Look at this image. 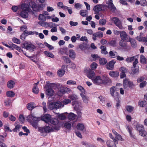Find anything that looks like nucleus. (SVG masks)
Listing matches in <instances>:
<instances>
[{"instance_id":"nucleus-12","label":"nucleus","mask_w":147,"mask_h":147,"mask_svg":"<svg viewBox=\"0 0 147 147\" xmlns=\"http://www.w3.org/2000/svg\"><path fill=\"white\" fill-rule=\"evenodd\" d=\"M92 39L94 40H96V38H102L103 37V33L100 31L97 32L92 34Z\"/></svg>"},{"instance_id":"nucleus-33","label":"nucleus","mask_w":147,"mask_h":147,"mask_svg":"<svg viewBox=\"0 0 147 147\" xmlns=\"http://www.w3.org/2000/svg\"><path fill=\"white\" fill-rule=\"evenodd\" d=\"M76 117V115L74 113H70L68 115V118L70 120H73L75 119Z\"/></svg>"},{"instance_id":"nucleus-24","label":"nucleus","mask_w":147,"mask_h":147,"mask_svg":"<svg viewBox=\"0 0 147 147\" xmlns=\"http://www.w3.org/2000/svg\"><path fill=\"white\" fill-rule=\"evenodd\" d=\"M77 128L78 130L85 131L86 129L84 124L82 123H78L77 126Z\"/></svg>"},{"instance_id":"nucleus-54","label":"nucleus","mask_w":147,"mask_h":147,"mask_svg":"<svg viewBox=\"0 0 147 147\" xmlns=\"http://www.w3.org/2000/svg\"><path fill=\"white\" fill-rule=\"evenodd\" d=\"M32 91L34 94H37L39 92V89L37 86H34Z\"/></svg>"},{"instance_id":"nucleus-32","label":"nucleus","mask_w":147,"mask_h":147,"mask_svg":"<svg viewBox=\"0 0 147 147\" xmlns=\"http://www.w3.org/2000/svg\"><path fill=\"white\" fill-rule=\"evenodd\" d=\"M110 76L113 77H116L119 75V73L117 71H111L109 73Z\"/></svg>"},{"instance_id":"nucleus-11","label":"nucleus","mask_w":147,"mask_h":147,"mask_svg":"<svg viewBox=\"0 0 147 147\" xmlns=\"http://www.w3.org/2000/svg\"><path fill=\"white\" fill-rule=\"evenodd\" d=\"M102 6L101 5H98L94 6L93 8V10L95 12L94 13L98 14L100 11L102 10Z\"/></svg>"},{"instance_id":"nucleus-14","label":"nucleus","mask_w":147,"mask_h":147,"mask_svg":"<svg viewBox=\"0 0 147 147\" xmlns=\"http://www.w3.org/2000/svg\"><path fill=\"white\" fill-rule=\"evenodd\" d=\"M24 48L30 51H33L34 49H35V47L32 44H26L24 45Z\"/></svg>"},{"instance_id":"nucleus-7","label":"nucleus","mask_w":147,"mask_h":147,"mask_svg":"<svg viewBox=\"0 0 147 147\" xmlns=\"http://www.w3.org/2000/svg\"><path fill=\"white\" fill-rule=\"evenodd\" d=\"M111 20L113 22L114 24L120 29H122L123 27L122 23L120 20L117 17H113L111 18Z\"/></svg>"},{"instance_id":"nucleus-57","label":"nucleus","mask_w":147,"mask_h":147,"mask_svg":"<svg viewBox=\"0 0 147 147\" xmlns=\"http://www.w3.org/2000/svg\"><path fill=\"white\" fill-rule=\"evenodd\" d=\"M108 43L110 46L113 47H115L117 44L116 41L114 40H112L110 41V42H109Z\"/></svg>"},{"instance_id":"nucleus-62","label":"nucleus","mask_w":147,"mask_h":147,"mask_svg":"<svg viewBox=\"0 0 147 147\" xmlns=\"http://www.w3.org/2000/svg\"><path fill=\"white\" fill-rule=\"evenodd\" d=\"M91 56L93 58V60L94 61H96V60L99 59L100 57L97 55L96 54L91 55Z\"/></svg>"},{"instance_id":"nucleus-6","label":"nucleus","mask_w":147,"mask_h":147,"mask_svg":"<svg viewBox=\"0 0 147 147\" xmlns=\"http://www.w3.org/2000/svg\"><path fill=\"white\" fill-rule=\"evenodd\" d=\"M85 72L88 78L91 80H92L95 76L94 72L90 69H86L85 71Z\"/></svg>"},{"instance_id":"nucleus-20","label":"nucleus","mask_w":147,"mask_h":147,"mask_svg":"<svg viewBox=\"0 0 147 147\" xmlns=\"http://www.w3.org/2000/svg\"><path fill=\"white\" fill-rule=\"evenodd\" d=\"M21 8L23 11H28L30 9V6H31L29 5L28 4L26 3L22 4L20 5Z\"/></svg>"},{"instance_id":"nucleus-48","label":"nucleus","mask_w":147,"mask_h":147,"mask_svg":"<svg viewBox=\"0 0 147 147\" xmlns=\"http://www.w3.org/2000/svg\"><path fill=\"white\" fill-rule=\"evenodd\" d=\"M74 108L76 110H78L80 109V103L78 102H75V103L73 105Z\"/></svg>"},{"instance_id":"nucleus-60","label":"nucleus","mask_w":147,"mask_h":147,"mask_svg":"<svg viewBox=\"0 0 147 147\" xmlns=\"http://www.w3.org/2000/svg\"><path fill=\"white\" fill-rule=\"evenodd\" d=\"M67 84L68 85H76V82L75 81L70 80H68L67 82Z\"/></svg>"},{"instance_id":"nucleus-47","label":"nucleus","mask_w":147,"mask_h":147,"mask_svg":"<svg viewBox=\"0 0 147 147\" xmlns=\"http://www.w3.org/2000/svg\"><path fill=\"white\" fill-rule=\"evenodd\" d=\"M125 109L128 112H131L133 110L134 108L132 106L128 105L126 106Z\"/></svg>"},{"instance_id":"nucleus-9","label":"nucleus","mask_w":147,"mask_h":147,"mask_svg":"<svg viewBox=\"0 0 147 147\" xmlns=\"http://www.w3.org/2000/svg\"><path fill=\"white\" fill-rule=\"evenodd\" d=\"M138 130L139 131L140 135L142 136H145L146 133L144 130L143 126L141 125H138L137 127Z\"/></svg>"},{"instance_id":"nucleus-42","label":"nucleus","mask_w":147,"mask_h":147,"mask_svg":"<svg viewBox=\"0 0 147 147\" xmlns=\"http://www.w3.org/2000/svg\"><path fill=\"white\" fill-rule=\"evenodd\" d=\"M99 62L101 65H104L107 63V60L106 59L102 58L99 59Z\"/></svg>"},{"instance_id":"nucleus-1","label":"nucleus","mask_w":147,"mask_h":147,"mask_svg":"<svg viewBox=\"0 0 147 147\" xmlns=\"http://www.w3.org/2000/svg\"><path fill=\"white\" fill-rule=\"evenodd\" d=\"M108 80V78L106 76H95L92 81L95 84L100 85L102 84L107 83Z\"/></svg>"},{"instance_id":"nucleus-5","label":"nucleus","mask_w":147,"mask_h":147,"mask_svg":"<svg viewBox=\"0 0 147 147\" xmlns=\"http://www.w3.org/2000/svg\"><path fill=\"white\" fill-rule=\"evenodd\" d=\"M122 86V84H117L116 85V86H113L110 89V91L111 96L115 98H118V94L117 92H115V91L117 90V89H118L117 87L118 86Z\"/></svg>"},{"instance_id":"nucleus-51","label":"nucleus","mask_w":147,"mask_h":147,"mask_svg":"<svg viewBox=\"0 0 147 147\" xmlns=\"http://www.w3.org/2000/svg\"><path fill=\"white\" fill-rule=\"evenodd\" d=\"M52 128L49 126H46L44 129V131L46 133H49L51 131Z\"/></svg>"},{"instance_id":"nucleus-29","label":"nucleus","mask_w":147,"mask_h":147,"mask_svg":"<svg viewBox=\"0 0 147 147\" xmlns=\"http://www.w3.org/2000/svg\"><path fill=\"white\" fill-rule=\"evenodd\" d=\"M36 107L34 102H30L27 105V108L29 110H32Z\"/></svg>"},{"instance_id":"nucleus-38","label":"nucleus","mask_w":147,"mask_h":147,"mask_svg":"<svg viewBox=\"0 0 147 147\" xmlns=\"http://www.w3.org/2000/svg\"><path fill=\"white\" fill-rule=\"evenodd\" d=\"M65 73V70L62 69H60L57 72V74L58 76L60 77L62 76Z\"/></svg>"},{"instance_id":"nucleus-50","label":"nucleus","mask_w":147,"mask_h":147,"mask_svg":"<svg viewBox=\"0 0 147 147\" xmlns=\"http://www.w3.org/2000/svg\"><path fill=\"white\" fill-rule=\"evenodd\" d=\"M38 19L39 20H42L44 21H45L46 20V17L42 13L39 14Z\"/></svg>"},{"instance_id":"nucleus-3","label":"nucleus","mask_w":147,"mask_h":147,"mask_svg":"<svg viewBox=\"0 0 147 147\" xmlns=\"http://www.w3.org/2000/svg\"><path fill=\"white\" fill-rule=\"evenodd\" d=\"M29 121L34 128L37 127L38 118L36 117L34 114H30L28 117Z\"/></svg>"},{"instance_id":"nucleus-44","label":"nucleus","mask_w":147,"mask_h":147,"mask_svg":"<svg viewBox=\"0 0 147 147\" xmlns=\"http://www.w3.org/2000/svg\"><path fill=\"white\" fill-rule=\"evenodd\" d=\"M58 123L59 121L56 119H51L49 122L54 125H56L58 124Z\"/></svg>"},{"instance_id":"nucleus-4","label":"nucleus","mask_w":147,"mask_h":147,"mask_svg":"<svg viewBox=\"0 0 147 147\" xmlns=\"http://www.w3.org/2000/svg\"><path fill=\"white\" fill-rule=\"evenodd\" d=\"M134 85L133 82L128 79L125 78L123 80V88L124 89L127 90L129 88H132Z\"/></svg>"},{"instance_id":"nucleus-28","label":"nucleus","mask_w":147,"mask_h":147,"mask_svg":"<svg viewBox=\"0 0 147 147\" xmlns=\"http://www.w3.org/2000/svg\"><path fill=\"white\" fill-rule=\"evenodd\" d=\"M54 103L55 109H59L61 107H64L63 105L62 102H61L59 101Z\"/></svg>"},{"instance_id":"nucleus-59","label":"nucleus","mask_w":147,"mask_h":147,"mask_svg":"<svg viewBox=\"0 0 147 147\" xmlns=\"http://www.w3.org/2000/svg\"><path fill=\"white\" fill-rule=\"evenodd\" d=\"M146 59L145 57L143 55L140 56V61L142 63H144L146 62Z\"/></svg>"},{"instance_id":"nucleus-21","label":"nucleus","mask_w":147,"mask_h":147,"mask_svg":"<svg viewBox=\"0 0 147 147\" xmlns=\"http://www.w3.org/2000/svg\"><path fill=\"white\" fill-rule=\"evenodd\" d=\"M142 33H140V35L136 37V39L139 42L147 41V38H145V37L142 36Z\"/></svg>"},{"instance_id":"nucleus-61","label":"nucleus","mask_w":147,"mask_h":147,"mask_svg":"<svg viewBox=\"0 0 147 147\" xmlns=\"http://www.w3.org/2000/svg\"><path fill=\"white\" fill-rule=\"evenodd\" d=\"M4 137L3 136L0 135V146H3V145L2 144H5L3 143L4 141Z\"/></svg>"},{"instance_id":"nucleus-13","label":"nucleus","mask_w":147,"mask_h":147,"mask_svg":"<svg viewBox=\"0 0 147 147\" xmlns=\"http://www.w3.org/2000/svg\"><path fill=\"white\" fill-rule=\"evenodd\" d=\"M120 36L121 39L127 41L129 40L128 37H130L128 36L126 32L124 31H121Z\"/></svg>"},{"instance_id":"nucleus-43","label":"nucleus","mask_w":147,"mask_h":147,"mask_svg":"<svg viewBox=\"0 0 147 147\" xmlns=\"http://www.w3.org/2000/svg\"><path fill=\"white\" fill-rule=\"evenodd\" d=\"M6 94L7 96L11 98L13 97L15 94L12 91H8Z\"/></svg>"},{"instance_id":"nucleus-16","label":"nucleus","mask_w":147,"mask_h":147,"mask_svg":"<svg viewBox=\"0 0 147 147\" xmlns=\"http://www.w3.org/2000/svg\"><path fill=\"white\" fill-rule=\"evenodd\" d=\"M129 40L127 41L131 43V46L133 48H136L137 46V44L136 40L135 39L128 37Z\"/></svg>"},{"instance_id":"nucleus-31","label":"nucleus","mask_w":147,"mask_h":147,"mask_svg":"<svg viewBox=\"0 0 147 147\" xmlns=\"http://www.w3.org/2000/svg\"><path fill=\"white\" fill-rule=\"evenodd\" d=\"M11 43L12 44L10 46H11V49H12V48H13L20 52H23V51L21 49V48L20 47L18 46L17 45L13 44L12 43Z\"/></svg>"},{"instance_id":"nucleus-34","label":"nucleus","mask_w":147,"mask_h":147,"mask_svg":"<svg viewBox=\"0 0 147 147\" xmlns=\"http://www.w3.org/2000/svg\"><path fill=\"white\" fill-rule=\"evenodd\" d=\"M117 55V53L115 51H111L109 53V56L111 58H114L116 57Z\"/></svg>"},{"instance_id":"nucleus-53","label":"nucleus","mask_w":147,"mask_h":147,"mask_svg":"<svg viewBox=\"0 0 147 147\" xmlns=\"http://www.w3.org/2000/svg\"><path fill=\"white\" fill-rule=\"evenodd\" d=\"M62 59L66 63H70V60L67 57L63 56L62 57Z\"/></svg>"},{"instance_id":"nucleus-15","label":"nucleus","mask_w":147,"mask_h":147,"mask_svg":"<svg viewBox=\"0 0 147 147\" xmlns=\"http://www.w3.org/2000/svg\"><path fill=\"white\" fill-rule=\"evenodd\" d=\"M57 85L55 83H50L49 81L46 82V84L45 86V88H55L57 87Z\"/></svg>"},{"instance_id":"nucleus-35","label":"nucleus","mask_w":147,"mask_h":147,"mask_svg":"<svg viewBox=\"0 0 147 147\" xmlns=\"http://www.w3.org/2000/svg\"><path fill=\"white\" fill-rule=\"evenodd\" d=\"M100 48L101 49V52L102 54L106 55L108 54V52L106 51V47L103 46H101Z\"/></svg>"},{"instance_id":"nucleus-18","label":"nucleus","mask_w":147,"mask_h":147,"mask_svg":"<svg viewBox=\"0 0 147 147\" xmlns=\"http://www.w3.org/2000/svg\"><path fill=\"white\" fill-rule=\"evenodd\" d=\"M115 62V61L114 60L110 61L109 63L107 64V68L110 70H113L114 68V65Z\"/></svg>"},{"instance_id":"nucleus-36","label":"nucleus","mask_w":147,"mask_h":147,"mask_svg":"<svg viewBox=\"0 0 147 147\" xmlns=\"http://www.w3.org/2000/svg\"><path fill=\"white\" fill-rule=\"evenodd\" d=\"M77 88L81 92L80 95H81L82 94H86L85 90L82 86H78Z\"/></svg>"},{"instance_id":"nucleus-37","label":"nucleus","mask_w":147,"mask_h":147,"mask_svg":"<svg viewBox=\"0 0 147 147\" xmlns=\"http://www.w3.org/2000/svg\"><path fill=\"white\" fill-rule=\"evenodd\" d=\"M28 11H22L20 13V16L23 18H26L28 16Z\"/></svg>"},{"instance_id":"nucleus-10","label":"nucleus","mask_w":147,"mask_h":147,"mask_svg":"<svg viewBox=\"0 0 147 147\" xmlns=\"http://www.w3.org/2000/svg\"><path fill=\"white\" fill-rule=\"evenodd\" d=\"M51 116L49 114L45 115L42 117V120L43 121L46 123H49L51 119Z\"/></svg>"},{"instance_id":"nucleus-8","label":"nucleus","mask_w":147,"mask_h":147,"mask_svg":"<svg viewBox=\"0 0 147 147\" xmlns=\"http://www.w3.org/2000/svg\"><path fill=\"white\" fill-rule=\"evenodd\" d=\"M118 140L115 139L113 141L108 140L106 142L107 145L108 147H117L116 145L118 144Z\"/></svg>"},{"instance_id":"nucleus-41","label":"nucleus","mask_w":147,"mask_h":147,"mask_svg":"<svg viewBox=\"0 0 147 147\" xmlns=\"http://www.w3.org/2000/svg\"><path fill=\"white\" fill-rule=\"evenodd\" d=\"M80 14L83 17H86L87 16L88 12L86 10H82L80 11Z\"/></svg>"},{"instance_id":"nucleus-56","label":"nucleus","mask_w":147,"mask_h":147,"mask_svg":"<svg viewBox=\"0 0 147 147\" xmlns=\"http://www.w3.org/2000/svg\"><path fill=\"white\" fill-rule=\"evenodd\" d=\"M79 48L82 50H84L86 48V45L84 43L79 45Z\"/></svg>"},{"instance_id":"nucleus-46","label":"nucleus","mask_w":147,"mask_h":147,"mask_svg":"<svg viewBox=\"0 0 147 147\" xmlns=\"http://www.w3.org/2000/svg\"><path fill=\"white\" fill-rule=\"evenodd\" d=\"M38 24L40 25L43 27H47L49 26V24L45 22H39Z\"/></svg>"},{"instance_id":"nucleus-17","label":"nucleus","mask_w":147,"mask_h":147,"mask_svg":"<svg viewBox=\"0 0 147 147\" xmlns=\"http://www.w3.org/2000/svg\"><path fill=\"white\" fill-rule=\"evenodd\" d=\"M67 48L66 47H63L58 49V53L59 54L63 55L65 54L68 55L67 53Z\"/></svg>"},{"instance_id":"nucleus-63","label":"nucleus","mask_w":147,"mask_h":147,"mask_svg":"<svg viewBox=\"0 0 147 147\" xmlns=\"http://www.w3.org/2000/svg\"><path fill=\"white\" fill-rule=\"evenodd\" d=\"M12 41L14 43L17 44H20V39L17 38H14L12 39Z\"/></svg>"},{"instance_id":"nucleus-49","label":"nucleus","mask_w":147,"mask_h":147,"mask_svg":"<svg viewBox=\"0 0 147 147\" xmlns=\"http://www.w3.org/2000/svg\"><path fill=\"white\" fill-rule=\"evenodd\" d=\"M135 58L134 56L127 57L125 59V61L128 63H130L134 60Z\"/></svg>"},{"instance_id":"nucleus-19","label":"nucleus","mask_w":147,"mask_h":147,"mask_svg":"<svg viewBox=\"0 0 147 147\" xmlns=\"http://www.w3.org/2000/svg\"><path fill=\"white\" fill-rule=\"evenodd\" d=\"M112 2V0H109L107 2V3L108 5V7L110 8L111 10L113 11L115 10L116 8L114 6Z\"/></svg>"},{"instance_id":"nucleus-52","label":"nucleus","mask_w":147,"mask_h":147,"mask_svg":"<svg viewBox=\"0 0 147 147\" xmlns=\"http://www.w3.org/2000/svg\"><path fill=\"white\" fill-rule=\"evenodd\" d=\"M125 40L121 39L119 43L120 46L122 47H125L126 46V42L125 41Z\"/></svg>"},{"instance_id":"nucleus-26","label":"nucleus","mask_w":147,"mask_h":147,"mask_svg":"<svg viewBox=\"0 0 147 147\" xmlns=\"http://www.w3.org/2000/svg\"><path fill=\"white\" fill-rule=\"evenodd\" d=\"M69 57L71 59H74L76 57V54L74 51L72 49H70L69 51Z\"/></svg>"},{"instance_id":"nucleus-55","label":"nucleus","mask_w":147,"mask_h":147,"mask_svg":"<svg viewBox=\"0 0 147 147\" xmlns=\"http://www.w3.org/2000/svg\"><path fill=\"white\" fill-rule=\"evenodd\" d=\"M71 100H70L68 99V98H66L65 99H64L63 101L62 102V104L64 106V105H66L67 104H68L69 103L71 102Z\"/></svg>"},{"instance_id":"nucleus-27","label":"nucleus","mask_w":147,"mask_h":147,"mask_svg":"<svg viewBox=\"0 0 147 147\" xmlns=\"http://www.w3.org/2000/svg\"><path fill=\"white\" fill-rule=\"evenodd\" d=\"M15 85L14 82L12 80L9 81L7 84V87L8 88L11 89L13 88Z\"/></svg>"},{"instance_id":"nucleus-22","label":"nucleus","mask_w":147,"mask_h":147,"mask_svg":"<svg viewBox=\"0 0 147 147\" xmlns=\"http://www.w3.org/2000/svg\"><path fill=\"white\" fill-rule=\"evenodd\" d=\"M112 131L113 133L115 135V138H117L118 140H121V141H123V139L122 138L121 136L118 134L114 129H112Z\"/></svg>"},{"instance_id":"nucleus-58","label":"nucleus","mask_w":147,"mask_h":147,"mask_svg":"<svg viewBox=\"0 0 147 147\" xmlns=\"http://www.w3.org/2000/svg\"><path fill=\"white\" fill-rule=\"evenodd\" d=\"M119 70L121 71V73H125L128 72L127 69L126 68L124 67H121L119 69Z\"/></svg>"},{"instance_id":"nucleus-2","label":"nucleus","mask_w":147,"mask_h":147,"mask_svg":"<svg viewBox=\"0 0 147 147\" xmlns=\"http://www.w3.org/2000/svg\"><path fill=\"white\" fill-rule=\"evenodd\" d=\"M29 4L33 11L37 12L42 10L45 6L44 4H36L35 2L32 1L30 2Z\"/></svg>"},{"instance_id":"nucleus-30","label":"nucleus","mask_w":147,"mask_h":147,"mask_svg":"<svg viewBox=\"0 0 147 147\" xmlns=\"http://www.w3.org/2000/svg\"><path fill=\"white\" fill-rule=\"evenodd\" d=\"M85 94H82L80 96L82 97L83 102L87 104L88 103L89 100V98L86 96L85 95Z\"/></svg>"},{"instance_id":"nucleus-40","label":"nucleus","mask_w":147,"mask_h":147,"mask_svg":"<svg viewBox=\"0 0 147 147\" xmlns=\"http://www.w3.org/2000/svg\"><path fill=\"white\" fill-rule=\"evenodd\" d=\"M44 53L45 54L47 57L53 58H54V55L53 54L51 53L49 51H45L44 52Z\"/></svg>"},{"instance_id":"nucleus-64","label":"nucleus","mask_w":147,"mask_h":147,"mask_svg":"<svg viewBox=\"0 0 147 147\" xmlns=\"http://www.w3.org/2000/svg\"><path fill=\"white\" fill-rule=\"evenodd\" d=\"M106 22L107 21L106 20L102 19L100 20L99 21V23L100 25H103L106 24Z\"/></svg>"},{"instance_id":"nucleus-25","label":"nucleus","mask_w":147,"mask_h":147,"mask_svg":"<svg viewBox=\"0 0 147 147\" xmlns=\"http://www.w3.org/2000/svg\"><path fill=\"white\" fill-rule=\"evenodd\" d=\"M71 91V90L69 88L66 87L62 88L60 90V92L63 94L70 93Z\"/></svg>"},{"instance_id":"nucleus-45","label":"nucleus","mask_w":147,"mask_h":147,"mask_svg":"<svg viewBox=\"0 0 147 147\" xmlns=\"http://www.w3.org/2000/svg\"><path fill=\"white\" fill-rule=\"evenodd\" d=\"M68 98L72 100H76L78 99L77 96L74 94L69 95Z\"/></svg>"},{"instance_id":"nucleus-39","label":"nucleus","mask_w":147,"mask_h":147,"mask_svg":"<svg viewBox=\"0 0 147 147\" xmlns=\"http://www.w3.org/2000/svg\"><path fill=\"white\" fill-rule=\"evenodd\" d=\"M126 129L129 133L131 137L134 138H135V136L133 134H132L131 133V130H132V128L131 127H129L127 126L126 127Z\"/></svg>"},{"instance_id":"nucleus-23","label":"nucleus","mask_w":147,"mask_h":147,"mask_svg":"<svg viewBox=\"0 0 147 147\" xmlns=\"http://www.w3.org/2000/svg\"><path fill=\"white\" fill-rule=\"evenodd\" d=\"M46 88V94L47 95L51 96L53 95L54 91L52 88Z\"/></svg>"}]
</instances>
